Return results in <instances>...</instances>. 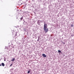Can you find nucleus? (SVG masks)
<instances>
[{
	"mask_svg": "<svg viewBox=\"0 0 74 74\" xmlns=\"http://www.w3.org/2000/svg\"><path fill=\"white\" fill-rule=\"evenodd\" d=\"M17 33H16V34H15V36H17Z\"/></svg>",
	"mask_w": 74,
	"mask_h": 74,
	"instance_id": "obj_10",
	"label": "nucleus"
},
{
	"mask_svg": "<svg viewBox=\"0 0 74 74\" xmlns=\"http://www.w3.org/2000/svg\"><path fill=\"white\" fill-rule=\"evenodd\" d=\"M44 30L45 31V33H46L48 32V28H47V24H45V22L44 23Z\"/></svg>",
	"mask_w": 74,
	"mask_h": 74,
	"instance_id": "obj_1",
	"label": "nucleus"
},
{
	"mask_svg": "<svg viewBox=\"0 0 74 74\" xmlns=\"http://www.w3.org/2000/svg\"><path fill=\"white\" fill-rule=\"evenodd\" d=\"M21 20H22L23 19V17H21L20 18Z\"/></svg>",
	"mask_w": 74,
	"mask_h": 74,
	"instance_id": "obj_8",
	"label": "nucleus"
},
{
	"mask_svg": "<svg viewBox=\"0 0 74 74\" xmlns=\"http://www.w3.org/2000/svg\"><path fill=\"white\" fill-rule=\"evenodd\" d=\"M58 53H60L61 52V51L60 50H58Z\"/></svg>",
	"mask_w": 74,
	"mask_h": 74,
	"instance_id": "obj_5",
	"label": "nucleus"
},
{
	"mask_svg": "<svg viewBox=\"0 0 74 74\" xmlns=\"http://www.w3.org/2000/svg\"><path fill=\"white\" fill-rule=\"evenodd\" d=\"M11 66H12V64H11V65L10 66V67H11Z\"/></svg>",
	"mask_w": 74,
	"mask_h": 74,
	"instance_id": "obj_9",
	"label": "nucleus"
},
{
	"mask_svg": "<svg viewBox=\"0 0 74 74\" xmlns=\"http://www.w3.org/2000/svg\"><path fill=\"white\" fill-rule=\"evenodd\" d=\"M30 73V71L29 70L28 72H27V73Z\"/></svg>",
	"mask_w": 74,
	"mask_h": 74,
	"instance_id": "obj_6",
	"label": "nucleus"
},
{
	"mask_svg": "<svg viewBox=\"0 0 74 74\" xmlns=\"http://www.w3.org/2000/svg\"><path fill=\"white\" fill-rule=\"evenodd\" d=\"M42 56H43V57H44V58H46V57H47L46 55H45V54H43Z\"/></svg>",
	"mask_w": 74,
	"mask_h": 74,
	"instance_id": "obj_2",
	"label": "nucleus"
},
{
	"mask_svg": "<svg viewBox=\"0 0 74 74\" xmlns=\"http://www.w3.org/2000/svg\"><path fill=\"white\" fill-rule=\"evenodd\" d=\"M74 26L73 25H71V27H73Z\"/></svg>",
	"mask_w": 74,
	"mask_h": 74,
	"instance_id": "obj_7",
	"label": "nucleus"
},
{
	"mask_svg": "<svg viewBox=\"0 0 74 74\" xmlns=\"http://www.w3.org/2000/svg\"><path fill=\"white\" fill-rule=\"evenodd\" d=\"M1 65L2 66H4L5 65L4 64V63H1Z\"/></svg>",
	"mask_w": 74,
	"mask_h": 74,
	"instance_id": "obj_4",
	"label": "nucleus"
},
{
	"mask_svg": "<svg viewBox=\"0 0 74 74\" xmlns=\"http://www.w3.org/2000/svg\"><path fill=\"white\" fill-rule=\"evenodd\" d=\"M0 66H1V64H0Z\"/></svg>",
	"mask_w": 74,
	"mask_h": 74,
	"instance_id": "obj_12",
	"label": "nucleus"
},
{
	"mask_svg": "<svg viewBox=\"0 0 74 74\" xmlns=\"http://www.w3.org/2000/svg\"><path fill=\"white\" fill-rule=\"evenodd\" d=\"M15 58H12V60H11V61L12 62H13V61H14V60H15Z\"/></svg>",
	"mask_w": 74,
	"mask_h": 74,
	"instance_id": "obj_3",
	"label": "nucleus"
},
{
	"mask_svg": "<svg viewBox=\"0 0 74 74\" xmlns=\"http://www.w3.org/2000/svg\"><path fill=\"white\" fill-rule=\"evenodd\" d=\"M37 41H39V39H38V40H37Z\"/></svg>",
	"mask_w": 74,
	"mask_h": 74,
	"instance_id": "obj_11",
	"label": "nucleus"
}]
</instances>
